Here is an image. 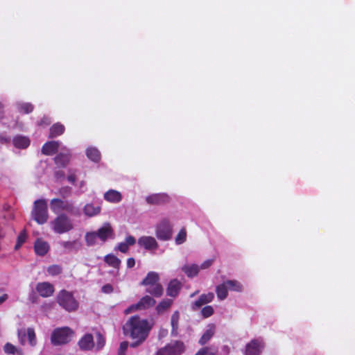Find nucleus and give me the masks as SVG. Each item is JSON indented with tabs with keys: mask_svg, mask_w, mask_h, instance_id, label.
<instances>
[{
	"mask_svg": "<svg viewBox=\"0 0 355 355\" xmlns=\"http://www.w3.org/2000/svg\"><path fill=\"white\" fill-rule=\"evenodd\" d=\"M173 227L168 219L164 218L157 225L156 228V236L162 241H168L171 239Z\"/></svg>",
	"mask_w": 355,
	"mask_h": 355,
	"instance_id": "obj_9",
	"label": "nucleus"
},
{
	"mask_svg": "<svg viewBox=\"0 0 355 355\" xmlns=\"http://www.w3.org/2000/svg\"><path fill=\"white\" fill-rule=\"evenodd\" d=\"M57 303L65 311L73 312L78 310L79 304L71 292L62 289L55 297Z\"/></svg>",
	"mask_w": 355,
	"mask_h": 355,
	"instance_id": "obj_4",
	"label": "nucleus"
},
{
	"mask_svg": "<svg viewBox=\"0 0 355 355\" xmlns=\"http://www.w3.org/2000/svg\"><path fill=\"white\" fill-rule=\"evenodd\" d=\"M55 178L57 179V180H60L61 178H64V172L62 171H55Z\"/></svg>",
	"mask_w": 355,
	"mask_h": 355,
	"instance_id": "obj_54",
	"label": "nucleus"
},
{
	"mask_svg": "<svg viewBox=\"0 0 355 355\" xmlns=\"http://www.w3.org/2000/svg\"><path fill=\"white\" fill-rule=\"evenodd\" d=\"M10 141V139L5 137V136H3V135H0V142L1 144H7Z\"/></svg>",
	"mask_w": 355,
	"mask_h": 355,
	"instance_id": "obj_57",
	"label": "nucleus"
},
{
	"mask_svg": "<svg viewBox=\"0 0 355 355\" xmlns=\"http://www.w3.org/2000/svg\"><path fill=\"white\" fill-rule=\"evenodd\" d=\"M8 298V295L7 294H3L0 296V305L2 304L5 301H6Z\"/></svg>",
	"mask_w": 355,
	"mask_h": 355,
	"instance_id": "obj_58",
	"label": "nucleus"
},
{
	"mask_svg": "<svg viewBox=\"0 0 355 355\" xmlns=\"http://www.w3.org/2000/svg\"><path fill=\"white\" fill-rule=\"evenodd\" d=\"M187 239V232L184 228L180 230L177 236H175V241L176 244L180 245L186 241Z\"/></svg>",
	"mask_w": 355,
	"mask_h": 355,
	"instance_id": "obj_39",
	"label": "nucleus"
},
{
	"mask_svg": "<svg viewBox=\"0 0 355 355\" xmlns=\"http://www.w3.org/2000/svg\"><path fill=\"white\" fill-rule=\"evenodd\" d=\"M50 208L54 214H62L65 211L69 214L78 216L80 211L76 208L73 202L60 198H53L50 201Z\"/></svg>",
	"mask_w": 355,
	"mask_h": 355,
	"instance_id": "obj_3",
	"label": "nucleus"
},
{
	"mask_svg": "<svg viewBox=\"0 0 355 355\" xmlns=\"http://www.w3.org/2000/svg\"><path fill=\"white\" fill-rule=\"evenodd\" d=\"M61 245L68 252H78L82 247L78 240L62 241Z\"/></svg>",
	"mask_w": 355,
	"mask_h": 355,
	"instance_id": "obj_24",
	"label": "nucleus"
},
{
	"mask_svg": "<svg viewBox=\"0 0 355 355\" xmlns=\"http://www.w3.org/2000/svg\"><path fill=\"white\" fill-rule=\"evenodd\" d=\"M264 347V343L261 339H253L245 346V355H260Z\"/></svg>",
	"mask_w": 355,
	"mask_h": 355,
	"instance_id": "obj_12",
	"label": "nucleus"
},
{
	"mask_svg": "<svg viewBox=\"0 0 355 355\" xmlns=\"http://www.w3.org/2000/svg\"><path fill=\"white\" fill-rule=\"evenodd\" d=\"M214 299V294L212 292L203 293L199 296L197 300L191 304V309L196 311L200 309L203 305L211 302Z\"/></svg>",
	"mask_w": 355,
	"mask_h": 355,
	"instance_id": "obj_14",
	"label": "nucleus"
},
{
	"mask_svg": "<svg viewBox=\"0 0 355 355\" xmlns=\"http://www.w3.org/2000/svg\"><path fill=\"white\" fill-rule=\"evenodd\" d=\"M50 123H51V121H50V120H49V118H47V117H43V118L41 119V121H40V122L39 125H49V124H50Z\"/></svg>",
	"mask_w": 355,
	"mask_h": 355,
	"instance_id": "obj_56",
	"label": "nucleus"
},
{
	"mask_svg": "<svg viewBox=\"0 0 355 355\" xmlns=\"http://www.w3.org/2000/svg\"><path fill=\"white\" fill-rule=\"evenodd\" d=\"M128 248L129 246L125 242H121L118 245V250L123 253H126L128 250Z\"/></svg>",
	"mask_w": 355,
	"mask_h": 355,
	"instance_id": "obj_49",
	"label": "nucleus"
},
{
	"mask_svg": "<svg viewBox=\"0 0 355 355\" xmlns=\"http://www.w3.org/2000/svg\"><path fill=\"white\" fill-rule=\"evenodd\" d=\"M17 336H18L19 343L21 345H24L26 342V338L27 337L26 329L22 328V329H18Z\"/></svg>",
	"mask_w": 355,
	"mask_h": 355,
	"instance_id": "obj_44",
	"label": "nucleus"
},
{
	"mask_svg": "<svg viewBox=\"0 0 355 355\" xmlns=\"http://www.w3.org/2000/svg\"><path fill=\"white\" fill-rule=\"evenodd\" d=\"M203 352L202 350H198L195 355H203Z\"/></svg>",
	"mask_w": 355,
	"mask_h": 355,
	"instance_id": "obj_61",
	"label": "nucleus"
},
{
	"mask_svg": "<svg viewBox=\"0 0 355 355\" xmlns=\"http://www.w3.org/2000/svg\"><path fill=\"white\" fill-rule=\"evenodd\" d=\"M101 210V207L99 205L95 206L92 203H87L83 207L84 214L88 217H92L98 215Z\"/></svg>",
	"mask_w": 355,
	"mask_h": 355,
	"instance_id": "obj_27",
	"label": "nucleus"
},
{
	"mask_svg": "<svg viewBox=\"0 0 355 355\" xmlns=\"http://www.w3.org/2000/svg\"><path fill=\"white\" fill-rule=\"evenodd\" d=\"M152 327L148 320L141 319L139 315H132L123 326V332L132 339L141 338L146 340Z\"/></svg>",
	"mask_w": 355,
	"mask_h": 355,
	"instance_id": "obj_1",
	"label": "nucleus"
},
{
	"mask_svg": "<svg viewBox=\"0 0 355 355\" xmlns=\"http://www.w3.org/2000/svg\"><path fill=\"white\" fill-rule=\"evenodd\" d=\"M50 225L53 232L59 234L69 232L73 229L71 220L65 214H58L51 221Z\"/></svg>",
	"mask_w": 355,
	"mask_h": 355,
	"instance_id": "obj_6",
	"label": "nucleus"
},
{
	"mask_svg": "<svg viewBox=\"0 0 355 355\" xmlns=\"http://www.w3.org/2000/svg\"><path fill=\"white\" fill-rule=\"evenodd\" d=\"M26 233L25 230L21 231L17 236V243L15 244V249H19L23 243L26 241Z\"/></svg>",
	"mask_w": 355,
	"mask_h": 355,
	"instance_id": "obj_42",
	"label": "nucleus"
},
{
	"mask_svg": "<svg viewBox=\"0 0 355 355\" xmlns=\"http://www.w3.org/2000/svg\"><path fill=\"white\" fill-rule=\"evenodd\" d=\"M182 270L188 277L192 278L198 275L200 268L196 264L185 265L182 266Z\"/></svg>",
	"mask_w": 355,
	"mask_h": 355,
	"instance_id": "obj_29",
	"label": "nucleus"
},
{
	"mask_svg": "<svg viewBox=\"0 0 355 355\" xmlns=\"http://www.w3.org/2000/svg\"><path fill=\"white\" fill-rule=\"evenodd\" d=\"M96 349L100 350L101 349L105 344V337L103 336L102 334L100 332H96Z\"/></svg>",
	"mask_w": 355,
	"mask_h": 355,
	"instance_id": "obj_41",
	"label": "nucleus"
},
{
	"mask_svg": "<svg viewBox=\"0 0 355 355\" xmlns=\"http://www.w3.org/2000/svg\"><path fill=\"white\" fill-rule=\"evenodd\" d=\"M114 289L111 284H107L102 286L101 291L104 293L110 294L113 292Z\"/></svg>",
	"mask_w": 355,
	"mask_h": 355,
	"instance_id": "obj_48",
	"label": "nucleus"
},
{
	"mask_svg": "<svg viewBox=\"0 0 355 355\" xmlns=\"http://www.w3.org/2000/svg\"><path fill=\"white\" fill-rule=\"evenodd\" d=\"M227 286L229 290L235 292H241L243 291L242 284L237 280H227Z\"/></svg>",
	"mask_w": 355,
	"mask_h": 355,
	"instance_id": "obj_35",
	"label": "nucleus"
},
{
	"mask_svg": "<svg viewBox=\"0 0 355 355\" xmlns=\"http://www.w3.org/2000/svg\"><path fill=\"white\" fill-rule=\"evenodd\" d=\"M179 321H180V313L178 311H175L171 315V335L172 336H177L178 335L179 329Z\"/></svg>",
	"mask_w": 355,
	"mask_h": 355,
	"instance_id": "obj_25",
	"label": "nucleus"
},
{
	"mask_svg": "<svg viewBox=\"0 0 355 355\" xmlns=\"http://www.w3.org/2000/svg\"><path fill=\"white\" fill-rule=\"evenodd\" d=\"M97 235L95 232H87L85 236L87 245L92 246L96 243Z\"/></svg>",
	"mask_w": 355,
	"mask_h": 355,
	"instance_id": "obj_37",
	"label": "nucleus"
},
{
	"mask_svg": "<svg viewBox=\"0 0 355 355\" xmlns=\"http://www.w3.org/2000/svg\"><path fill=\"white\" fill-rule=\"evenodd\" d=\"M71 153L69 150L64 153H58L54 158L55 164L61 168H65L69 163Z\"/></svg>",
	"mask_w": 355,
	"mask_h": 355,
	"instance_id": "obj_19",
	"label": "nucleus"
},
{
	"mask_svg": "<svg viewBox=\"0 0 355 355\" xmlns=\"http://www.w3.org/2000/svg\"><path fill=\"white\" fill-rule=\"evenodd\" d=\"M199 293V291H195L194 293H192L191 294H190L189 297H195L198 293Z\"/></svg>",
	"mask_w": 355,
	"mask_h": 355,
	"instance_id": "obj_60",
	"label": "nucleus"
},
{
	"mask_svg": "<svg viewBox=\"0 0 355 355\" xmlns=\"http://www.w3.org/2000/svg\"><path fill=\"white\" fill-rule=\"evenodd\" d=\"M59 146L60 144L58 141H47L42 146L41 152L45 155H52L58 150Z\"/></svg>",
	"mask_w": 355,
	"mask_h": 355,
	"instance_id": "obj_20",
	"label": "nucleus"
},
{
	"mask_svg": "<svg viewBox=\"0 0 355 355\" xmlns=\"http://www.w3.org/2000/svg\"><path fill=\"white\" fill-rule=\"evenodd\" d=\"M182 283L177 279L171 280L166 288V295L171 297H176L182 289Z\"/></svg>",
	"mask_w": 355,
	"mask_h": 355,
	"instance_id": "obj_17",
	"label": "nucleus"
},
{
	"mask_svg": "<svg viewBox=\"0 0 355 355\" xmlns=\"http://www.w3.org/2000/svg\"><path fill=\"white\" fill-rule=\"evenodd\" d=\"M67 180L69 182H70L72 184H75L76 182V176L74 173H71V174H69L68 176H67Z\"/></svg>",
	"mask_w": 355,
	"mask_h": 355,
	"instance_id": "obj_55",
	"label": "nucleus"
},
{
	"mask_svg": "<svg viewBox=\"0 0 355 355\" xmlns=\"http://www.w3.org/2000/svg\"><path fill=\"white\" fill-rule=\"evenodd\" d=\"M104 261L110 267L119 269L121 266V260L112 254H109L105 256Z\"/></svg>",
	"mask_w": 355,
	"mask_h": 355,
	"instance_id": "obj_30",
	"label": "nucleus"
},
{
	"mask_svg": "<svg viewBox=\"0 0 355 355\" xmlns=\"http://www.w3.org/2000/svg\"><path fill=\"white\" fill-rule=\"evenodd\" d=\"M12 143L17 148L24 149L29 146L31 141L25 136L17 135L13 138Z\"/></svg>",
	"mask_w": 355,
	"mask_h": 355,
	"instance_id": "obj_26",
	"label": "nucleus"
},
{
	"mask_svg": "<svg viewBox=\"0 0 355 355\" xmlns=\"http://www.w3.org/2000/svg\"><path fill=\"white\" fill-rule=\"evenodd\" d=\"M86 155L93 162H98L101 159V153L96 148H88L86 150Z\"/></svg>",
	"mask_w": 355,
	"mask_h": 355,
	"instance_id": "obj_33",
	"label": "nucleus"
},
{
	"mask_svg": "<svg viewBox=\"0 0 355 355\" xmlns=\"http://www.w3.org/2000/svg\"><path fill=\"white\" fill-rule=\"evenodd\" d=\"M125 243L128 244V245H134L136 243V240L134 236H128L125 239Z\"/></svg>",
	"mask_w": 355,
	"mask_h": 355,
	"instance_id": "obj_52",
	"label": "nucleus"
},
{
	"mask_svg": "<svg viewBox=\"0 0 355 355\" xmlns=\"http://www.w3.org/2000/svg\"><path fill=\"white\" fill-rule=\"evenodd\" d=\"M135 259L132 257L128 258L127 260V267L129 268H132L135 266Z\"/></svg>",
	"mask_w": 355,
	"mask_h": 355,
	"instance_id": "obj_53",
	"label": "nucleus"
},
{
	"mask_svg": "<svg viewBox=\"0 0 355 355\" xmlns=\"http://www.w3.org/2000/svg\"><path fill=\"white\" fill-rule=\"evenodd\" d=\"M49 275L51 276H56L62 273V268L57 264L49 266L46 269Z\"/></svg>",
	"mask_w": 355,
	"mask_h": 355,
	"instance_id": "obj_38",
	"label": "nucleus"
},
{
	"mask_svg": "<svg viewBox=\"0 0 355 355\" xmlns=\"http://www.w3.org/2000/svg\"><path fill=\"white\" fill-rule=\"evenodd\" d=\"M213 263V260L212 259H208V260H206L199 267L200 269H206V268H208L209 266H211Z\"/></svg>",
	"mask_w": 355,
	"mask_h": 355,
	"instance_id": "obj_51",
	"label": "nucleus"
},
{
	"mask_svg": "<svg viewBox=\"0 0 355 355\" xmlns=\"http://www.w3.org/2000/svg\"><path fill=\"white\" fill-rule=\"evenodd\" d=\"M171 197L166 193H152L146 197V202L149 205L164 206L171 202Z\"/></svg>",
	"mask_w": 355,
	"mask_h": 355,
	"instance_id": "obj_10",
	"label": "nucleus"
},
{
	"mask_svg": "<svg viewBox=\"0 0 355 355\" xmlns=\"http://www.w3.org/2000/svg\"><path fill=\"white\" fill-rule=\"evenodd\" d=\"M214 313V309L213 306L207 305L204 306L201 309V315L204 318H207L211 316Z\"/></svg>",
	"mask_w": 355,
	"mask_h": 355,
	"instance_id": "obj_43",
	"label": "nucleus"
},
{
	"mask_svg": "<svg viewBox=\"0 0 355 355\" xmlns=\"http://www.w3.org/2000/svg\"><path fill=\"white\" fill-rule=\"evenodd\" d=\"M35 290L39 295L44 298L51 297L55 293L54 286L49 282L37 283Z\"/></svg>",
	"mask_w": 355,
	"mask_h": 355,
	"instance_id": "obj_13",
	"label": "nucleus"
},
{
	"mask_svg": "<svg viewBox=\"0 0 355 355\" xmlns=\"http://www.w3.org/2000/svg\"><path fill=\"white\" fill-rule=\"evenodd\" d=\"M73 334V331L68 327L56 328L51 334V342L55 346L65 345L71 341Z\"/></svg>",
	"mask_w": 355,
	"mask_h": 355,
	"instance_id": "obj_7",
	"label": "nucleus"
},
{
	"mask_svg": "<svg viewBox=\"0 0 355 355\" xmlns=\"http://www.w3.org/2000/svg\"><path fill=\"white\" fill-rule=\"evenodd\" d=\"M138 244L144 247L146 250H156L158 244L155 239L153 236H144L138 239Z\"/></svg>",
	"mask_w": 355,
	"mask_h": 355,
	"instance_id": "obj_15",
	"label": "nucleus"
},
{
	"mask_svg": "<svg viewBox=\"0 0 355 355\" xmlns=\"http://www.w3.org/2000/svg\"><path fill=\"white\" fill-rule=\"evenodd\" d=\"M173 300L171 299L162 300L156 306V311L157 313H162L169 309L173 304Z\"/></svg>",
	"mask_w": 355,
	"mask_h": 355,
	"instance_id": "obj_32",
	"label": "nucleus"
},
{
	"mask_svg": "<svg viewBox=\"0 0 355 355\" xmlns=\"http://www.w3.org/2000/svg\"><path fill=\"white\" fill-rule=\"evenodd\" d=\"M79 347L84 351L92 350L94 347L93 336L91 334H86L78 341Z\"/></svg>",
	"mask_w": 355,
	"mask_h": 355,
	"instance_id": "obj_18",
	"label": "nucleus"
},
{
	"mask_svg": "<svg viewBox=\"0 0 355 355\" xmlns=\"http://www.w3.org/2000/svg\"><path fill=\"white\" fill-rule=\"evenodd\" d=\"M156 303V301L152 297L149 295H145L141 297L139 301L134 304H132L125 310V314H129L134 311L144 310L153 306Z\"/></svg>",
	"mask_w": 355,
	"mask_h": 355,
	"instance_id": "obj_11",
	"label": "nucleus"
},
{
	"mask_svg": "<svg viewBox=\"0 0 355 355\" xmlns=\"http://www.w3.org/2000/svg\"><path fill=\"white\" fill-rule=\"evenodd\" d=\"M186 349L182 340H173L159 348L155 355H182Z\"/></svg>",
	"mask_w": 355,
	"mask_h": 355,
	"instance_id": "obj_8",
	"label": "nucleus"
},
{
	"mask_svg": "<svg viewBox=\"0 0 355 355\" xmlns=\"http://www.w3.org/2000/svg\"><path fill=\"white\" fill-rule=\"evenodd\" d=\"M34 250L37 255L44 256L49 250V245L47 242L38 239L35 242Z\"/></svg>",
	"mask_w": 355,
	"mask_h": 355,
	"instance_id": "obj_21",
	"label": "nucleus"
},
{
	"mask_svg": "<svg viewBox=\"0 0 355 355\" xmlns=\"http://www.w3.org/2000/svg\"><path fill=\"white\" fill-rule=\"evenodd\" d=\"M34 106L30 103H24L19 105V110L24 114H29L33 111Z\"/></svg>",
	"mask_w": 355,
	"mask_h": 355,
	"instance_id": "obj_40",
	"label": "nucleus"
},
{
	"mask_svg": "<svg viewBox=\"0 0 355 355\" xmlns=\"http://www.w3.org/2000/svg\"><path fill=\"white\" fill-rule=\"evenodd\" d=\"M129 343L128 341L121 343L118 349V355H125L126 350L128 349Z\"/></svg>",
	"mask_w": 355,
	"mask_h": 355,
	"instance_id": "obj_47",
	"label": "nucleus"
},
{
	"mask_svg": "<svg viewBox=\"0 0 355 355\" xmlns=\"http://www.w3.org/2000/svg\"><path fill=\"white\" fill-rule=\"evenodd\" d=\"M31 215L38 224L43 225L49 218L48 205L45 199H38L34 202Z\"/></svg>",
	"mask_w": 355,
	"mask_h": 355,
	"instance_id": "obj_5",
	"label": "nucleus"
},
{
	"mask_svg": "<svg viewBox=\"0 0 355 355\" xmlns=\"http://www.w3.org/2000/svg\"><path fill=\"white\" fill-rule=\"evenodd\" d=\"M141 285L146 286V292L155 297H160L164 293V288L159 283V277L156 272H149L141 282Z\"/></svg>",
	"mask_w": 355,
	"mask_h": 355,
	"instance_id": "obj_2",
	"label": "nucleus"
},
{
	"mask_svg": "<svg viewBox=\"0 0 355 355\" xmlns=\"http://www.w3.org/2000/svg\"><path fill=\"white\" fill-rule=\"evenodd\" d=\"M3 350L7 354H17V355H24L23 352L21 349H17L15 345L10 343H7L5 344L3 347Z\"/></svg>",
	"mask_w": 355,
	"mask_h": 355,
	"instance_id": "obj_34",
	"label": "nucleus"
},
{
	"mask_svg": "<svg viewBox=\"0 0 355 355\" xmlns=\"http://www.w3.org/2000/svg\"><path fill=\"white\" fill-rule=\"evenodd\" d=\"M104 198L107 202L112 203H117L122 200V196L119 191L114 189H110L105 193Z\"/></svg>",
	"mask_w": 355,
	"mask_h": 355,
	"instance_id": "obj_23",
	"label": "nucleus"
},
{
	"mask_svg": "<svg viewBox=\"0 0 355 355\" xmlns=\"http://www.w3.org/2000/svg\"><path fill=\"white\" fill-rule=\"evenodd\" d=\"M216 331V326L211 323L207 325V329L200 338L198 343L200 345H205L214 335Z\"/></svg>",
	"mask_w": 355,
	"mask_h": 355,
	"instance_id": "obj_22",
	"label": "nucleus"
},
{
	"mask_svg": "<svg viewBox=\"0 0 355 355\" xmlns=\"http://www.w3.org/2000/svg\"><path fill=\"white\" fill-rule=\"evenodd\" d=\"M65 130L64 125L60 123H56L50 128L49 138H55L62 135Z\"/></svg>",
	"mask_w": 355,
	"mask_h": 355,
	"instance_id": "obj_28",
	"label": "nucleus"
},
{
	"mask_svg": "<svg viewBox=\"0 0 355 355\" xmlns=\"http://www.w3.org/2000/svg\"><path fill=\"white\" fill-rule=\"evenodd\" d=\"M200 350H202L203 355H217L218 348L216 347H204Z\"/></svg>",
	"mask_w": 355,
	"mask_h": 355,
	"instance_id": "obj_45",
	"label": "nucleus"
},
{
	"mask_svg": "<svg viewBox=\"0 0 355 355\" xmlns=\"http://www.w3.org/2000/svg\"><path fill=\"white\" fill-rule=\"evenodd\" d=\"M97 237L102 241L105 242L108 238L113 236L114 231L110 223H105L103 227L95 232Z\"/></svg>",
	"mask_w": 355,
	"mask_h": 355,
	"instance_id": "obj_16",
	"label": "nucleus"
},
{
	"mask_svg": "<svg viewBox=\"0 0 355 355\" xmlns=\"http://www.w3.org/2000/svg\"><path fill=\"white\" fill-rule=\"evenodd\" d=\"M134 340L135 341L130 344V347L133 348L138 347L146 340H143L141 338H135Z\"/></svg>",
	"mask_w": 355,
	"mask_h": 355,
	"instance_id": "obj_50",
	"label": "nucleus"
},
{
	"mask_svg": "<svg viewBox=\"0 0 355 355\" xmlns=\"http://www.w3.org/2000/svg\"><path fill=\"white\" fill-rule=\"evenodd\" d=\"M226 282L218 285L216 287V293L220 300H225L228 295V288Z\"/></svg>",
	"mask_w": 355,
	"mask_h": 355,
	"instance_id": "obj_31",
	"label": "nucleus"
},
{
	"mask_svg": "<svg viewBox=\"0 0 355 355\" xmlns=\"http://www.w3.org/2000/svg\"><path fill=\"white\" fill-rule=\"evenodd\" d=\"M3 118V105L0 103V119Z\"/></svg>",
	"mask_w": 355,
	"mask_h": 355,
	"instance_id": "obj_59",
	"label": "nucleus"
},
{
	"mask_svg": "<svg viewBox=\"0 0 355 355\" xmlns=\"http://www.w3.org/2000/svg\"><path fill=\"white\" fill-rule=\"evenodd\" d=\"M26 331L28 344L31 347H35L37 345V338L35 329L32 327H28L26 329Z\"/></svg>",
	"mask_w": 355,
	"mask_h": 355,
	"instance_id": "obj_36",
	"label": "nucleus"
},
{
	"mask_svg": "<svg viewBox=\"0 0 355 355\" xmlns=\"http://www.w3.org/2000/svg\"><path fill=\"white\" fill-rule=\"evenodd\" d=\"M71 189L69 187H61L58 191V193L63 198L69 196L71 195Z\"/></svg>",
	"mask_w": 355,
	"mask_h": 355,
	"instance_id": "obj_46",
	"label": "nucleus"
}]
</instances>
